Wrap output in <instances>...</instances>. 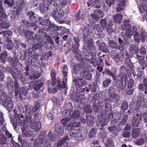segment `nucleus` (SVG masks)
<instances>
[{"label": "nucleus", "instance_id": "16", "mask_svg": "<svg viewBox=\"0 0 147 147\" xmlns=\"http://www.w3.org/2000/svg\"><path fill=\"white\" fill-rule=\"evenodd\" d=\"M30 126L31 128L34 129L35 131H38L41 127V123L40 121L32 122L30 123Z\"/></svg>", "mask_w": 147, "mask_h": 147}, {"label": "nucleus", "instance_id": "2", "mask_svg": "<svg viewBox=\"0 0 147 147\" xmlns=\"http://www.w3.org/2000/svg\"><path fill=\"white\" fill-rule=\"evenodd\" d=\"M0 103L9 109H12L13 107V102L11 98L8 97L6 94L1 89H0Z\"/></svg>", "mask_w": 147, "mask_h": 147}, {"label": "nucleus", "instance_id": "57", "mask_svg": "<svg viewBox=\"0 0 147 147\" xmlns=\"http://www.w3.org/2000/svg\"><path fill=\"white\" fill-rule=\"evenodd\" d=\"M40 77L39 74H34L32 75H30V78L31 80H36L38 78Z\"/></svg>", "mask_w": 147, "mask_h": 147}, {"label": "nucleus", "instance_id": "15", "mask_svg": "<svg viewBox=\"0 0 147 147\" xmlns=\"http://www.w3.org/2000/svg\"><path fill=\"white\" fill-rule=\"evenodd\" d=\"M68 136H66L63 137L58 144V146L66 147L68 146V142H67L69 140Z\"/></svg>", "mask_w": 147, "mask_h": 147}, {"label": "nucleus", "instance_id": "51", "mask_svg": "<svg viewBox=\"0 0 147 147\" xmlns=\"http://www.w3.org/2000/svg\"><path fill=\"white\" fill-rule=\"evenodd\" d=\"M9 26V23L6 21L3 22L0 24V27L2 28H7Z\"/></svg>", "mask_w": 147, "mask_h": 147}, {"label": "nucleus", "instance_id": "61", "mask_svg": "<svg viewBox=\"0 0 147 147\" xmlns=\"http://www.w3.org/2000/svg\"><path fill=\"white\" fill-rule=\"evenodd\" d=\"M49 136L50 137V140L52 141H54L56 140V136L55 135L53 134L51 132L49 133Z\"/></svg>", "mask_w": 147, "mask_h": 147}, {"label": "nucleus", "instance_id": "9", "mask_svg": "<svg viewBox=\"0 0 147 147\" xmlns=\"http://www.w3.org/2000/svg\"><path fill=\"white\" fill-rule=\"evenodd\" d=\"M73 82L75 83L76 86L82 87L85 85L86 81L84 79L81 78H76L73 79Z\"/></svg>", "mask_w": 147, "mask_h": 147}, {"label": "nucleus", "instance_id": "58", "mask_svg": "<svg viewBox=\"0 0 147 147\" xmlns=\"http://www.w3.org/2000/svg\"><path fill=\"white\" fill-rule=\"evenodd\" d=\"M80 115L79 111L77 110H76L73 113L71 116L74 118H77L79 117Z\"/></svg>", "mask_w": 147, "mask_h": 147}, {"label": "nucleus", "instance_id": "33", "mask_svg": "<svg viewBox=\"0 0 147 147\" xmlns=\"http://www.w3.org/2000/svg\"><path fill=\"white\" fill-rule=\"evenodd\" d=\"M80 131V130L78 128H76L71 131L70 133V135L71 136L75 138Z\"/></svg>", "mask_w": 147, "mask_h": 147}, {"label": "nucleus", "instance_id": "52", "mask_svg": "<svg viewBox=\"0 0 147 147\" xmlns=\"http://www.w3.org/2000/svg\"><path fill=\"white\" fill-rule=\"evenodd\" d=\"M128 107V105L127 102L126 101H123L122 103L121 107V109L123 111H125L127 109Z\"/></svg>", "mask_w": 147, "mask_h": 147}, {"label": "nucleus", "instance_id": "41", "mask_svg": "<svg viewBox=\"0 0 147 147\" xmlns=\"http://www.w3.org/2000/svg\"><path fill=\"white\" fill-rule=\"evenodd\" d=\"M140 130L139 128H134L132 131V136L134 138L138 137Z\"/></svg>", "mask_w": 147, "mask_h": 147}, {"label": "nucleus", "instance_id": "10", "mask_svg": "<svg viewBox=\"0 0 147 147\" xmlns=\"http://www.w3.org/2000/svg\"><path fill=\"white\" fill-rule=\"evenodd\" d=\"M45 134V133L43 132L41 133L38 137V139L36 140L34 143V147H40V146L43 143Z\"/></svg>", "mask_w": 147, "mask_h": 147}, {"label": "nucleus", "instance_id": "48", "mask_svg": "<svg viewBox=\"0 0 147 147\" xmlns=\"http://www.w3.org/2000/svg\"><path fill=\"white\" fill-rule=\"evenodd\" d=\"M112 56L113 60L115 61L117 63H118L119 62L121 61L120 57L118 53H115L114 55H113V54H112Z\"/></svg>", "mask_w": 147, "mask_h": 147}, {"label": "nucleus", "instance_id": "38", "mask_svg": "<svg viewBox=\"0 0 147 147\" xmlns=\"http://www.w3.org/2000/svg\"><path fill=\"white\" fill-rule=\"evenodd\" d=\"M97 129L95 128H92L90 131L89 134V138H92L95 136L97 132Z\"/></svg>", "mask_w": 147, "mask_h": 147}, {"label": "nucleus", "instance_id": "39", "mask_svg": "<svg viewBox=\"0 0 147 147\" xmlns=\"http://www.w3.org/2000/svg\"><path fill=\"white\" fill-rule=\"evenodd\" d=\"M131 121L132 125L133 127H137L140 123L139 120L135 117L132 118Z\"/></svg>", "mask_w": 147, "mask_h": 147}, {"label": "nucleus", "instance_id": "54", "mask_svg": "<svg viewBox=\"0 0 147 147\" xmlns=\"http://www.w3.org/2000/svg\"><path fill=\"white\" fill-rule=\"evenodd\" d=\"M142 40L144 42L147 37V33L145 30H142L141 34Z\"/></svg>", "mask_w": 147, "mask_h": 147}, {"label": "nucleus", "instance_id": "12", "mask_svg": "<svg viewBox=\"0 0 147 147\" xmlns=\"http://www.w3.org/2000/svg\"><path fill=\"white\" fill-rule=\"evenodd\" d=\"M139 89L141 91H145L146 94H147V78H144L143 80V84H140L138 86Z\"/></svg>", "mask_w": 147, "mask_h": 147}, {"label": "nucleus", "instance_id": "55", "mask_svg": "<svg viewBox=\"0 0 147 147\" xmlns=\"http://www.w3.org/2000/svg\"><path fill=\"white\" fill-rule=\"evenodd\" d=\"M25 63L26 65L25 69L26 71L28 72L29 69V65H31L32 63V61L29 60H26L25 61Z\"/></svg>", "mask_w": 147, "mask_h": 147}, {"label": "nucleus", "instance_id": "22", "mask_svg": "<svg viewBox=\"0 0 147 147\" xmlns=\"http://www.w3.org/2000/svg\"><path fill=\"white\" fill-rule=\"evenodd\" d=\"M5 43L7 49L8 50H11L13 47V44L11 39L7 38L5 39Z\"/></svg>", "mask_w": 147, "mask_h": 147}, {"label": "nucleus", "instance_id": "37", "mask_svg": "<svg viewBox=\"0 0 147 147\" xmlns=\"http://www.w3.org/2000/svg\"><path fill=\"white\" fill-rule=\"evenodd\" d=\"M128 21H127L123 22V24L122 26V28L123 30L131 29V26L128 23Z\"/></svg>", "mask_w": 147, "mask_h": 147}, {"label": "nucleus", "instance_id": "35", "mask_svg": "<svg viewBox=\"0 0 147 147\" xmlns=\"http://www.w3.org/2000/svg\"><path fill=\"white\" fill-rule=\"evenodd\" d=\"M139 98L140 99H138V101L140 102V105L144 107H146L147 104V100L144 98L142 96Z\"/></svg>", "mask_w": 147, "mask_h": 147}, {"label": "nucleus", "instance_id": "29", "mask_svg": "<svg viewBox=\"0 0 147 147\" xmlns=\"http://www.w3.org/2000/svg\"><path fill=\"white\" fill-rule=\"evenodd\" d=\"M38 22L40 25L44 26H48L49 24L48 20H44L42 17L39 18Z\"/></svg>", "mask_w": 147, "mask_h": 147}, {"label": "nucleus", "instance_id": "49", "mask_svg": "<svg viewBox=\"0 0 147 147\" xmlns=\"http://www.w3.org/2000/svg\"><path fill=\"white\" fill-rule=\"evenodd\" d=\"M119 95L117 94H115L110 98L109 99V100L114 102H117L119 101Z\"/></svg>", "mask_w": 147, "mask_h": 147}, {"label": "nucleus", "instance_id": "7", "mask_svg": "<svg viewBox=\"0 0 147 147\" xmlns=\"http://www.w3.org/2000/svg\"><path fill=\"white\" fill-rule=\"evenodd\" d=\"M93 42V39L91 38L86 41L87 47L90 53L93 55H94L96 53V47Z\"/></svg>", "mask_w": 147, "mask_h": 147}, {"label": "nucleus", "instance_id": "34", "mask_svg": "<svg viewBox=\"0 0 147 147\" xmlns=\"http://www.w3.org/2000/svg\"><path fill=\"white\" fill-rule=\"evenodd\" d=\"M144 69H142L141 67L138 68L137 70L138 72L137 74V75L134 72V69L132 70L133 71V74L134 76L137 75V77L138 78H140L141 77L142 75L144 73L143 70Z\"/></svg>", "mask_w": 147, "mask_h": 147}, {"label": "nucleus", "instance_id": "43", "mask_svg": "<svg viewBox=\"0 0 147 147\" xmlns=\"http://www.w3.org/2000/svg\"><path fill=\"white\" fill-rule=\"evenodd\" d=\"M108 93L109 96V99L116 94V91L115 90L113 86H111L109 88Z\"/></svg>", "mask_w": 147, "mask_h": 147}, {"label": "nucleus", "instance_id": "19", "mask_svg": "<svg viewBox=\"0 0 147 147\" xmlns=\"http://www.w3.org/2000/svg\"><path fill=\"white\" fill-rule=\"evenodd\" d=\"M31 83L32 84H34V85L33 87V88L36 90H38L44 84L43 82H40L39 80L37 81L32 82L30 83Z\"/></svg>", "mask_w": 147, "mask_h": 147}, {"label": "nucleus", "instance_id": "5", "mask_svg": "<svg viewBox=\"0 0 147 147\" xmlns=\"http://www.w3.org/2000/svg\"><path fill=\"white\" fill-rule=\"evenodd\" d=\"M100 23L103 29H106V31L108 33L113 32L112 26H113L112 22L110 20L107 21L106 18L101 19L100 21Z\"/></svg>", "mask_w": 147, "mask_h": 147}, {"label": "nucleus", "instance_id": "13", "mask_svg": "<svg viewBox=\"0 0 147 147\" xmlns=\"http://www.w3.org/2000/svg\"><path fill=\"white\" fill-rule=\"evenodd\" d=\"M80 76L85 79L88 80H90L92 77V74L88 70H84L80 73Z\"/></svg>", "mask_w": 147, "mask_h": 147}, {"label": "nucleus", "instance_id": "63", "mask_svg": "<svg viewBox=\"0 0 147 147\" xmlns=\"http://www.w3.org/2000/svg\"><path fill=\"white\" fill-rule=\"evenodd\" d=\"M40 104L38 102L36 103L34 107L32 108V112H35L39 108Z\"/></svg>", "mask_w": 147, "mask_h": 147}, {"label": "nucleus", "instance_id": "47", "mask_svg": "<svg viewBox=\"0 0 147 147\" xmlns=\"http://www.w3.org/2000/svg\"><path fill=\"white\" fill-rule=\"evenodd\" d=\"M105 145L106 147H110V146H111L112 147H115L112 140L110 138H108L107 139L106 142L105 144Z\"/></svg>", "mask_w": 147, "mask_h": 147}, {"label": "nucleus", "instance_id": "31", "mask_svg": "<svg viewBox=\"0 0 147 147\" xmlns=\"http://www.w3.org/2000/svg\"><path fill=\"white\" fill-rule=\"evenodd\" d=\"M41 37L38 34H35L34 36L30 37V39H28V42L32 44L34 43V41L35 42V40L38 41L40 40Z\"/></svg>", "mask_w": 147, "mask_h": 147}, {"label": "nucleus", "instance_id": "59", "mask_svg": "<svg viewBox=\"0 0 147 147\" xmlns=\"http://www.w3.org/2000/svg\"><path fill=\"white\" fill-rule=\"evenodd\" d=\"M109 43L111 47L113 49H116L118 47L116 43L113 41H109Z\"/></svg>", "mask_w": 147, "mask_h": 147}, {"label": "nucleus", "instance_id": "64", "mask_svg": "<svg viewBox=\"0 0 147 147\" xmlns=\"http://www.w3.org/2000/svg\"><path fill=\"white\" fill-rule=\"evenodd\" d=\"M134 81L133 79H130L128 82L127 86L129 88H132L134 85Z\"/></svg>", "mask_w": 147, "mask_h": 147}, {"label": "nucleus", "instance_id": "8", "mask_svg": "<svg viewBox=\"0 0 147 147\" xmlns=\"http://www.w3.org/2000/svg\"><path fill=\"white\" fill-rule=\"evenodd\" d=\"M135 57L140 63V67L142 69H144L147 66V61L144 59V57L140 56L137 54L136 55Z\"/></svg>", "mask_w": 147, "mask_h": 147}, {"label": "nucleus", "instance_id": "56", "mask_svg": "<svg viewBox=\"0 0 147 147\" xmlns=\"http://www.w3.org/2000/svg\"><path fill=\"white\" fill-rule=\"evenodd\" d=\"M84 138V137L81 133L80 131L78 134L77 136L75 138L76 140L78 141H81Z\"/></svg>", "mask_w": 147, "mask_h": 147}, {"label": "nucleus", "instance_id": "62", "mask_svg": "<svg viewBox=\"0 0 147 147\" xmlns=\"http://www.w3.org/2000/svg\"><path fill=\"white\" fill-rule=\"evenodd\" d=\"M142 116L144 118V122L146 123V125L147 126V111L143 113Z\"/></svg>", "mask_w": 147, "mask_h": 147}, {"label": "nucleus", "instance_id": "23", "mask_svg": "<svg viewBox=\"0 0 147 147\" xmlns=\"http://www.w3.org/2000/svg\"><path fill=\"white\" fill-rule=\"evenodd\" d=\"M138 45H132L129 48V52L131 54H137L139 52V49Z\"/></svg>", "mask_w": 147, "mask_h": 147}, {"label": "nucleus", "instance_id": "28", "mask_svg": "<svg viewBox=\"0 0 147 147\" xmlns=\"http://www.w3.org/2000/svg\"><path fill=\"white\" fill-rule=\"evenodd\" d=\"M56 74L55 71L53 69H51V76L52 77V84L53 86H54L55 85L56 82Z\"/></svg>", "mask_w": 147, "mask_h": 147}, {"label": "nucleus", "instance_id": "27", "mask_svg": "<svg viewBox=\"0 0 147 147\" xmlns=\"http://www.w3.org/2000/svg\"><path fill=\"white\" fill-rule=\"evenodd\" d=\"M28 91V89L27 88L22 87L20 88L19 94V96L21 98H22L23 96H25Z\"/></svg>", "mask_w": 147, "mask_h": 147}, {"label": "nucleus", "instance_id": "18", "mask_svg": "<svg viewBox=\"0 0 147 147\" xmlns=\"http://www.w3.org/2000/svg\"><path fill=\"white\" fill-rule=\"evenodd\" d=\"M98 125H101L102 127H103L106 125L108 122V119L105 116L102 115L98 120Z\"/></svg>", "mask_w": 147, "mask_h": 147}, {"label": "nucleus", "instance_id": "14", "mask_svg": "<svg viewBox=\"0 0 147 147\" xmlns=\"http://www.w3.org/2000/svg\"><path fill=\"white\" fill-rule=\"evenodd\" d=\"M17 116L19 117L17 119V123L19 124V125L23 126H27L28 124L26 121L24 120L23 118V116L22 115H20V117H19L18 114L17 115Z\"/></svg>", "mask_w": 147, "mask_h": 147}, {"label": "nucleus", "instance_id": "1", "mask_svg": "<svg viewBox=\"0 0 147 147\" xmlns=\"http://www.w3.org/2000/svg\"><path fill=\"white\" fill-rule=\"evenodd\" d=\"M101 109L102 111H105L106 115L109 114L111 111V105L109 103H106L104 101H100L98 102V105H94L93 111L97 112Z\"/></svg>", "mask_w": 147, "mask_h": 147}, {"label": "nucleus", "instance_id": "4", "mask_svg": "<svg viewBox=\"0 0 147 147\" xmlns=\"http://www.w3.org/2000/svg\"><path fill=\"white\" fill-rule=\"evenodd\" d=\"M64 14V12L62 9H60L59 10L56 9L53 10L51 15L53 16L55 19L59 23L62 24L65 23L63 20H61V18L63 17Z\"/></svg>", "mask_w": 147, "mask_h": 147}, {"label": "nucleus", "instance_id": "42", "mask_svg": "<svg viewBox=\"0 0 147 147\" xmlns=\"http://www.w3.org/2000/svg\"><path fill=\"white\" fill-rule=\"evenodd\" d=\"M125 62L127 66L130 68L132 70H133L134 67L132 64L130 59L129 58H126Z\"/></svg>", "mask_w": 147, "mask_h": 147}, {"label": "nucleus", "instance_id": "17", "mask_svg": "<svg viewBox=\"0 0 147 147\" xmlns=\"http://www.w3.org/2000/svg\"><path fill=\"white\" fill-rule=\"evenodd\" d=\"M28 16L29 17V19L33 22V23H31V26H36L37 24L36 23V19L34 12H29L28 14Z\"/></svg>", "mask_w": 147, "mask_h": 147}, {"label": "nucleus", "instance_id": "50", "mask_svg": "<svg viewBox=\"0 0 147 147\" xmlns=\"http://www.w3.org/2000/svg\"><path fill=\"white\" fill-rule=\"evenodd\" d=\"M14 86L15 88V95L16 96H17L19 93L18 88L19 87V85L17 82V80H16L14 81Z\"/></svg>", "mask_w": 147, "mask_h": 147}, {"label": "nucleus", "instance_id": "26", "mask_svg": "<svg viewBox=\"0 0 147 147\" xmlns=\"http://www.w3.org/2000/svg\"><path fill=\"white\" fill-rule=\"evenodd\" d=\"M119 3L117 5V11H121L122 10L124 9L125 7V0H119Z\"/></svg>", "mask_w": 147, "mask_h": 147}, {"label": "nucleus", "instance_id": "25", "mask_svg": "<svg viewBox=\"0 0 147 147\" xmlns=\"http://www.w3.org/2000/svg\"><path fill=\"white\" fill-rule=\"evenodd\" d=\"M46 43L47 42L46 41L43 40L41 41L38 43L34 45L33 46V48L35 50L41 49Z\"/></svg>", "mask_w": 147, "mask_h": 147}, {"label": "nucleus", "instance_id": "53", "mask_svg": "<svg viewBox=\"0 0 147 147\" xmlns=\"http://www.w3.org/2000/svg\"><path fill=\"white\" fill-rule=\"evenodd\" d=\"M111 80L109 79H105L102 82L103 86L104 87H108L110 85Z\"/></svg>", "mask_w": 147, "mask_h": 147}, {"label": "nucleus", "instance_id": "30", "mask_svg": "<svg viewBox=\"0 0 147 147\" xmlns=\"http://www.w3.org/2000/svg\"><path fill=\"white\" fill-rule=\"evenodd\" d=\"M48 5L45 2L41 4L40 5V10L42 13H45L48 10Z\"/></svg>", "mask_w": 147, "mask_h": 147}, {"label": "nucleus", "instance_id": "44", "mask_svg": "<svg viewBox=\"0 0 147 147\" xmlns=\"http://www.w3.org/2000/svg\"><path fill=\"white\" fill-rule=\"evenodd\" d=\"M6 138L4 135H0V144L3 146L4 145L6 144Z\"/></svg>", "mask_w": 147, "mask_h": 147}, {"label": "nucleus", "instance_id": "6", "mask_svg": "<svg viewBox=\"0 0 147 147\" xmlns=\"http://www.w3.org/2000/svg\"><path fill=\"white\" fill-rule=\"evenodd\" d=\"M104 16L105 14L103 12L97 9L94 11V13L91 14L90 16L94 20L98 21L99 20L100 18H102Z\"/></svg>", "mask_w": 147, "mask_h": 147}, {"label": "nucleus", "instance_id": "32", "mask_svg": "<svg viewBox=\"0 0 147 147\" xmlns=\"http://www.w3.org/2000/svg\"><path fill=\"white\" fill-rule=\"evenodd\" d=\"M86 89L87 92H88L90 90H91L92 92H94L96 91V85L94 84L89 85L88 86V88H86Z\"/></svg>", "mask_w": 147, "mask_h": 147}, {"label": "nucleus", "instance_id": "21", "mask_svg": "<svg viewBox=\"0 0 147 147\" xmlns=\"http://www.w3.org/2000/svg\"><path fill=\"white\" fill-rule=\"evenodd\" d=\"M27 126H23L22 127L23 134L22 135L24 137H30L33 134L32 131H29L28 128L27 127Z\"/></svg>", "mask_w": 147, "mask_h": 147}, {"label": "nucleus", "instance_id": "46", "mask_svg": "<svg viewBox=\"0 0 147 147\" xmlns=\"http://www.w3.org/2000/svg\"><path fill=\"white\" fill-rule=\"evenodd\" d=\"M86 117L88 124L90 125H92L93 123V118L90 115H87Z\"/></svg>", "mask_w": 147, "mask_h": 147}, {"label": "nucleus", "instance_id": "3", "mask_svg": "<svg viewBox=\"0 0 147 147\" xmlns=\"http://www.w3.org/2000/svg\"><path fill=\"white\" fill-rule=\"evenodd\" d=\"M116 85L119 90H124L126 86L127 77L126 74L117 76Z\"/></svg>", "mask_w": 147, "mask_h": 147}, {"label": "nucleus", "instance_id": "20", "mask_svg": "<svg viewBox=\"0 0 147 147\" xmlns=\"http://www.w3.org/2000/svg\"><path fill=\"white\" fill-rule=\"evenodd\" d=\"M114 3V0H107L103 6L104 10L107 12L109 9L110 6Z\"/></svg>", "mask_w": 147, "mask_h": 147}, {"label": "nucleus", "instance_id": "40", "mask_svg": "<svg viewBox=\"0 0 147 147\" xmlns=\"http://www.w3.org/2000/svg\"><path fill=\"white\" fill-rule=\"evenodd\" d=\"M122 17L123 16L121 14H118L114 16L113 19L115 22L120 23Z\"/></svg>", "mask_w": 147, "mask_h": 147}, {"label": "nucleus", "instance_id": "24", "mask_svg": "<svg viewBox=\"0 0 147 147\" xmlns=\"http://www.w3.org/2000/svg\"><path fill=\"white\" fill-rule=\"evenodd\" d=\"M111 117L112 118V122L113 124H116L118 122L119 119L118 114L117 113H115L112 115L110 114L109 118Z\"/></svg>", "mask_w": 147, "mask_h": 147}, {"label": "nucleus", "instance_id": "36", "mask_svg": "<svg viewBox=\"0 0 147 147\" xmlns=\"http://www.w3.org/2000/svg\"><path fill=\"white\" fill-rule=\"evenodd\" d=\"M122 34L123 35L124 37L126 38H130L132 36L133 33L131 29H129L126 30L125 32H123Z\"/></svg>", "mask_w": 147, "mask_h": 147}, {"label": "nucleus", "instance_id": "11", "mask_svg": "<svg viewBox=\"0 0 147 147\" xmlns=\"http://www.w3.org/2000/svg\"><path fill=\"white\" fill-rule=\"evenodd\" d=\"M80 125V123L79 122L77 123L71 121L69 122L67 126V128L68 131H69L74 129L76 128H79Z\"/></svg>", "mask_w": 147, "mask_h": 147}, {"label": "nucleus", "instance_id": "45", "mask_svg": "<svg viewBox=\"0 0 147 147\" xmlns=\"http://www.w3.org/2000/svg\"><path fill=\"white\" fill-rule=\"evenodd\" d=\"M7 86L8 88L13 89V85L12 80L10 77L8 78L7 81Z\"/></svg>", "mask_w": 147, "mask_h": 147}, {"label": "nucleus", "instance_id": "60", "mask_svg": "<svg viewBox=\"0 0 147 147\" xmlns=\"http://www.w3.org/2000/svg\"><path fill=\"white\" fill-rule=\"evenodd\" d=\"M128 117L127 115H125L123 116V119L122 120L121 122L119 124L122 125H125L128 119Z\"/></svg>", "mask_w": 147, "mask_h": 147}]
</instances>
